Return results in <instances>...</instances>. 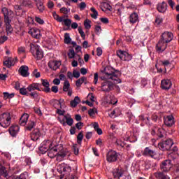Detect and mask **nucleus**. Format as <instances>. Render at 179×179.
Segmentation results:
<instances>
[{"mask_svg":"<svg viewBox=\"0 0 179 179\" xmlns=\"http://www.w3.org/2000/svg\"><path fill=\"white\" fill-rule=\"evenodd\" d=\"M64 101V100L60 99V100H57V99H54L53 100V106L55 107V108H57V110H58V108H61V107H62V102Z\"/></svg>","mask_w":179,"mask_h":179,"instance_id":"obj_34","label":"nucleus"},{"mask_svg":"<svg viewBox=\"0 0 179 179\" xmlns=\"http://www.w3.org/2000/svg\"><path fill=\"white\" fill-rule=\"evenodd\" d=\"M97 113V108H91L88 110V114L90 115V117H94L95 114H96Z\"/></svg>","mask_w":179,"mask_h":179,"instance_id":"obj_45","label":"nucleus"},{"mask_svg":"<svg viewBox=\"0 0 179 179\" xmlns=\"http://www.w3.org/2000/svg\"><path fill=\"white\" fill-rule=\"evenodd\" d=\"M57 171L61 174H62V173H64L62 175L63 176L61 177V178H64V176H65V174H68L69 173H71V166H68L67 164H62L57 166Z\"/></svg>","mask_w":179,"mask_h":179,"instance_id":"obj_9","label":"nucleus"},{"mask_svg":"<svg viewBox=\"0 0 179 179\" xmlns=\"http://www.w3.org/2000/svg\"><path fill=\"white\" fill-rule=\"evenodd\" d=\"M10 22H12V20H4L6 24V31L7 34H9L12 33V31H13V29H12V25H10Z\"/></svg>","mask_w":179,"mask_h":179,"instance_id":"obj_27","label":"nucleus"},{"mask_svg":"<svg viewBox=\"0 0 179 179\" xmlns=\"http://www.w3.org/2000/svg\"><path fill=\"white\" fill-rule=\"evenodd\" d=\"M139 20V17L138 16V14L136 13H133L129 16V22L130 23H136Z\"/></svg>","mask_w":179,"mask_h":179,"instance_id":"obj_31","label":"nucleus"},{"mask_svg":"<svg viewBox=\"0 0 179 179\" xmlns=\"http://www.w3.org/2000/svg\"><path fill=\"white\" fill-rule=\"evenodd\" d=\"M71 41H72V39L71 38L69 34L66 33L64 34V43L65 44H71Z\"/></svg>","mask_w":179,"mask_h":179,"instance_id":"obj_41","label":"nucleus"},{"mask_svg":"<svg viewBox=\"0 0 179 179\" xmlns=\"http://www.w3.org/2000/svg\"><path fill=\"white\" fill-rule=\"evenodd\" d=\"M58 120L64 127H66V124L69 125V127H72V125H73V119H72V117L70 115L59 116L58 117Z\"/></svg>","mask_w":179,"mask_h":179,"instance_id":"obj_5","label":"nucleus"},{"mask_svg":"<svg viewBox=\"0 0 179 179\" xmlns=\"http://www.w3.org/2000/svg\"><path fill=\"white\" fill-rule=\"evenodd\" d=\"M72 150H73L74 155H79V148H78V144L73 145Z\"/></svg>","mask_w":179,"mask_h":179,"instance_id":"obj_46","label":"nucleus"},{"mask_svg":"<svg viewBox=\"0 0 179 179\" xmlns=\"http://www.w3.org/2000/svg\"><path fill=\"white\" fill-rule=\"evenodd\" d=\"M33 75L35 78H40L41 76V74H40V72H38L37 71V69H35L33 72Z\"/></svg>","mask_w":179,"mask_h":179,"instance_id":"obj_63","label":"nucleus"},{"mask_svg":"<svg viewBox=\"0 0 179 179\" xmlns=\"http://www.w3.org/2000/svg\"><path fill=\"white\" fill-rule=\"evenodd\" d=\"M42 85L44 86L45 89H43V92L45 93H50L51 92V89L50 88V83L47 81V80H42Z\"/></svg>","mask_w":179,"mask_h":179,"instance_id":"obj_30","label":"nucleus"},{"mask_svg":"<svg viewBox=\"0 0 179 179\" xmlns=\"http://www.w3.org/2000/svg\"><path fill=\"white\" fill-rule=\"evenodd\" d=\"M35 20L37 23H39V24H44V20L38 17H36Z\"/></svg>","mask_w":179,"mask_h":179,"instance_id":"obj_58","label":"nucleus"},{"mask_svg":"<svg viewBox=\"0 0 179 179\" xmlns=\"http://www.w3.org/2000/svg\"><path fill=\"white\" fill-rule=\"evenodd\" d=\"M20 130V128L17 125H13L11 126L9 128V134L11 135V136H16L17 134H19V131Z\"/></svg>","mask_w":179,"mask_h":179,"instance_id":"obj_23","label":"nucleus"},{"mask_svg":"<svg viewBox=\"0 0 179 179\" xmlns=\"http://www.w3.org/2000/svg\"><path fill=\"white\" fill-rule=\"evenodd\" d=\"M171 81L170 80H162L161 81V87L163 90H169L171 88Z\"/></svg>","mask_w":179,"mask_h":179,"instance_id":"obj_17","label":"nucleus"},{"mask_svg":"<svg viewBox=\"0 0 179 179\" xmlns=\"http://www.w3.org/2000/svg\"><path fill=\"white\" fill-rule=\"evenodd\" d=\"M3 65H5V66H6L7 68H10L13 64H11V63L9 62L8 59H6V60L3 62Z\"/></svg>","mask_w":179,"mask_h":179,"instance_id":"obj_60","label":"nucleus"},{"mask_svg":"<svg viewBox=\"0 0 179 179\" xmlns=\"http://www.w3.org/2000/svg\"><path fill=\"white\" fill-rule=\"evenodd\" d=\"M70 87H71V84H69V81L65 80L63 86V90L64 92H69Z\"/></svg>","mask_w":179,"mask_h":179,"instance_id":"obj_44","label":"nucleus"},{"mask_svg":"<svg viewBox=\"0 0 179 179\" xmlns=\"http://www.w3.org/2000/svg\"><path fill=\"white\" fill-rule=\"evenodd\" d=\"M117 55L122 61H131L132 56L127 52L119 50L117 52Z\"/></svg>","mask_w":179,"mask_h":179,"instance_id":"obj_12","label":"nucleus"},{"mask_svg":"<svg viewBox=\"0 0 179 179\" xmlns=\"http://www.w3.org/2000/svg\"><path fill=\"white\" fill-rule=\"evenodd\" d=\"M20 94H22V96H26L27 94V90L26 88H20Z\"/></svg>","mask_w":179,"mask_h":179,"instance_id":"obj_57","label":"nucleus"},{"mask_svg":"<svg viewBox=\"0 0 179 179\" xmlns=\"http://www.w3.org/2000/svg\"><path fill=\"white\" fill-rule=\"evenodd\" d=\"M79 103H80V98H79V96H76L73 100L71 101L70 106L75 108Z\"/></svg>","mask_w":179,"mask_h":179,"instance_id":"obj_35","label":"nucleus"},{"mask_svg":"<svg viewBox=\"0 0 179 179\" xmlns=\"http://www.w3.org/2000/svg\"><path fill=\"white\" fill-rule=\"evenodd\" d=\"M102 72L104 73L105 79L107 80H113L115 83H121V79L118 78V75L113 67L106 66Z\"/></svg>","mask_w":179,"mask_h":179,"instance_id":"obj_1","label":"nucleus"},{"mask_svg":"<svg viewBox=\"0 0 179 179\" xmlns=\"http://www.w3.org/2000/svg\"><path fill=\"white\" fill-rule=\"evenodd\" d=\"M10 122H12L10 113L7 112L0 115V125L3 127V128H8V127L10 125Z\"/></svg>","mask_w":179,"mask_h":179,"instance_id":"obj_4","label":"nucleus"},{"mask_svg":"<svg viewBox=\"0 0 179 179\" xmlns=\"http://www.w3.org/2000/svg\"><path fill=\"white\" fill-rule=\"evenodd\" d=\"M143 155V156L155 157V156H156V152L153 151V150L150 149L149 147H147L145 148Z\"/></svg>","mask_w":179,"mask_h":179,"instance_id":"obj_24","label":"nucleus"},{"mask_svg":"<svg viewBox=\"0 0 179 179\" xmlns=\"http://www.w3.org/2000/svg\"><path fill=\"white\" fill-rule=\"evenodd\" d=\"M73 78H76L78 79V78H80V73L76 70L73 71Z\"/></svg>","mask_w":179,"mask_h":179,"instance_id":"obj_55","label":"nucleus"},{"mask_svg":"<svg viewBox=\"0 0 179 179\" xmlns=\"http://www.w3.org/2000/svg\"><path fill=\"white\" fill-rule=\"evenodd\" d=\"M14 10H15L16 15H19L17 14V10H22V6L19 5H15L14 6Z\"/></svg>","mask_w":179,"mask_h":179,"instance_id":"obj_61","label":"nucleus"},{"mask_svg":"<svg viewBox=\"0 0 179 179\" xmlns=\"http://www.w3.org/2000/svg\"><path fill=\"white\" fill-rule=\"evenodd\" d=\"M171 167H173V164H171V160L170 159H166L162 162V164L160 165L161 170L165 173L170 171Z\"/></svg>","mask_w":179,"mask_h":179,"instance_id":"obj_11","label":"nucleus"},{"mask_svg":"<svg viewBox=\"0 0 179 179\" xmlns=\"http://www.w3.org/2000/svg\"><path fill=\"white\" fill-rule=\"evenodd\" d=\"M113 178L115 179H128L125 171L121 168H115L113 171Z\"/></svg>","mask_w":179,"mask_h":179,"instance_id":"obj_6","label":"nucleus"},{"mask_svg":"<svg viewBox=\"0 0 179 179\" xmlns=\"http://www.w3.org/2000/svg\"><path fill=\"white\" fill-rule=\"evenodd\" d=\"M114 89V83L109 80H106L101 83V92H110Z\"/></svg>","mask_w":179,"mask_h":179,"instance_id":"obj_7","label":"nucleus"},{"mask_svg":"<svg viewBox=\"0 0 179 179\" xmlns=\"http://www.w3.org/2000/svg\"><path fill=\"white\" fill-rule=\"evenodd\" d=\"M173 35L171 32H164L162 34L161 39L166 42L167 44L173 40Z\"/></svg>","mask_w":179,"mask_h":179,"instance_id":"obj_14","label":"nucleus"},{"mask_svg":"<svg viewBox=\"0 0 179 179\" xmlns=\"http://www.w3.org/2000/svg\"><path fill=\"white\" fill-rule=\"evenodd\" d=\"M106 160L108 163H114L118 160V153L115 150L108 152L106 155Z\"/></svg>","mask_w":179,"mask_h":179,"instance_id":"obj_8","label":"nucleus"},{"mask_svg":"<svg viewBox=\"0 0 179 179\" xmlns=\"http://www.w3.org/2000/svg\"><path fill=\"white\" fill-rule=\"evenodd\" d=\"M29 114L24 113L21 117L20 118V125L22 127H24L26 124H27V121L29 120Z\"/></svg>","mask_w":179,"mask_h":179,"instance_id":"obj_25","label":"nucleus"},{"mask_svg":"<svg viewBox=\"0 0 179 179\" xmlns=\"http://www.w3.org/2000/svg\"><path fill=\"white\" fill-rule=\"evenodd\" d=\"M18 72L21 76H23L24 78H27L29 76V67L27 66H22L19 70Z\"/></svg>","mask_w":179,"mask_h":179,"instance_id":"obj_19","label":"nucleus"},{"mask_svg":"<svg viewBox=\"0 0 179 179\" xmlns=\"http://www.w3.org/2000/svg\"><path fill=\"white\" fill-rule=\"evenodd\" d=\"M163 22V18H162V17L160 16H157L155 19V24H157V26H159V24H160V23H162Z\"/></svg>","mask_w":179,"mask_h":179,"instance_id":"obj_52","label":"nucleus"},{"mask_svg":"<svg viewBox=\"0 0 179 179\" xmlns=\"http://www.w3.org/2000/svg\"><path fill=\"white\" fill-rule=\"evenodd\" d=\"M34 1L36 3V6L38 10H39V13H43L44 10H45V6H44V1L37 0H34Z\"/></svg>","mask_w":179,"mask_h":179,"instance_id":"obj_22","label":"nucleus"},{"mask_svg":"<svg viewBox=\"0 0 179 179\" xmlns=\"http://www.w3.org/2000/svg\"><path fill=\"white\" fill-rule=\"evenodd\" d=\"M167 48V43L164 41L160 39L156 45V50L158 52H163Z\"/></svg>","mask_w":179,"mask_h":179,"instance_id":"obj_13","label":"nucleus"},{"mask_svg":"<svg viewBox=\"0 0 179 179\" xmlns=\"http://www.w3.org/2000/svg\"><path fill=\"white\" fill-rule=\"evenodd\" d=\"M100 21L104 24H108V23H109L108 18L107 17H101L100 18Z\"/></svg>","mask_w":179,"mask_h":179,"instance_id":"obj_59","label":"nucleus"},{"mask_svg":"<svg viewBox=\"0 0 179 179\" xmlns=\"http://www.w3.org/2000/svg\"><path fill=\"white\" fill-rule=\"evenodd\" d=\"M51 146H52V142L51 141H45L43 142L42 145L39 148V150L42 153H45L52 148Z\"/></svg>","mask_w":179,"mask_h":179,"instance_id":"obj_10","label":"nucleus"},{"mask_svg":"<svg viewBox=\"0 0 179 179\" xmlns=\"http://www.w3.org/2000/svg\"><path fill=\"white\" fill-rule=\"evenodd\" d=\"M0 176H3V177H8L6 169L2 165H0Z\"/></svg>","mask_w":179,"mask_h":179,"instance_id":"obj_39","label":"nucleus"},{"mask_svg":"<svg viewBox=\"0 0 179 179\" xmlns=\"http://www.w3.org/2000/svg\"><path fill=\"white\" fill-rule=\"evenodd\" d=\"M79 7H80V10H83V9H85V8H86V3H85V2H81V3H80Z\"/></svg>","mask_w":179,"mask_h":179,"instance_id":"obj_64","label":"nucleus"},{"mask_svg":"<svg viewBox=\"0 0 179 179\" xmlns=\"http://www.w3.org/2000/svg\"><path fill=\"white\" fill-rule=\"evenodd\" d=\"M173 145H174L173 140L169 138L159 143L158 148L160 150H173V152H176V150H177V148L171 149V146H173Z\"/></svg>","mask_w":179,"mask_h":179,"instance_id":"obj_3","label":"nucleus"},{"mask_svg":"<svg viewBox=\"0 0 179 179\" xmlns=\"http://www.w3.org/2000/svg\"><path fill=\"white\" fill-rule=\"evenodd\" d=\"M164 124L166 127H173L175 124L174 116L168 115L164 118Z\"/></svg>","mask_w":179,"mask_h":179,"instance_id":"obj_20","label":"nucleus"},{"mask_svg":"<svg viewBox=\"0 0 179 179\" xmlns=\"http://www.w3.org/2000/svg\"><path fill=\"white\" fill-rule=\"evenodd\" d=\"M18 54L22 55L26 52V48L25 47H20L17 49Z\"/></svg>","mask_w":179,"mask_h":179,"instance_id":"obj_54","label":"nucleus"},{"mask_svg":"<svg viewBox=\"0 0 179 179\" xmlns=\"http://www.w3.org/2000/svg\"><path fill=\"white\" fill-rule=\"evenodd\" d=\"M3 94L5 99H13V97H15V93L9 94L8 92H3Z\"/></svg>","mask_w":179,"mask_h":179,"instance_id":"obj_47","label":"nucleus"},{"mask_svg":"<svg viewBox=\"0 0 179 179\" xmlns=\"http://www.w3.org/2000/svg\"><path fill=\"white\" fill-rule=\"evenodd\" d=\"M90 10L92 13H93L90 15L91 17H92V19H97V16H99V13L97 12V10H96V8L92 7L90 8Z\"/></svg>","mask_w":179,"mask_h":179,"instance_id":"obj_40","label":"nucleus"},{"mask_svg":"<svg viewBox=\"0 0 179 179\" xmlns=\"http://www.w3.org/2000/svg\"><path fill=\"white\" fill-rule=\"evenodd\" d=\"M60 12L62 13H64V15H68V13L71 12V9L63 7L60 9Z\"/></svg>","mask_w":179,"mask_h":179,"instance_id":"obj_51","label":"nucleus"},{"mask_svg":"<svg viewBox=\"0 0 179 179\" xmlns=\"http://www.w3.org/2000/svg\"><path fill=\"white\" fill-rule=\"evenodd\" d=\"M78 32L80 33L82 38L85 40L86 38V34H85V32L83 31V29H82V27H78Z\"/></svg>","mask_w":179,"mask_h":179,"instance_id":"obj_50","label":"nucleus"},{"mask_svg":"<svg viewBox=\"0 0 179 179\" xmlns=\"http://www.w3.org/2000/svg\"><path fill=\"white\" fill-rule=\"evenodd\" d=\"M40 138V130L36 129L31 134V139L32 141H37Z\"/></svg>","mask_w":179,"mask_h":179,"instance_id":"obj_29","label":"nucleus"},{"mask_svg":"<svg viewBox=\"0 0 179 179\" xmlns=\"http://www.w3.org/2000/svg\"><path fill=\"white\" fill-rule=\"evenodd\" d=\"M60 65H62L61 62L57 60H52L48 62L49 68H50V69H52L53 71H57V69L59 68Z\"/></svg>","mask_w":179,"mask_h":179,"instance_id":"obj_15","label":"nucleus"},{"mask_svg":"<svg viewBox=\"0 0 179 179\" xmlns=\"http://www.w3.org/2000/svg\"><path fill=\"white\" fill-rule=\"evenodd\" d=\"M64 24L67 27H69V26H71V24H72V20H71L70 19H64Z\"/></svg>","mask_w":179,"mask_h":179,"instance_id":"obj_53","label":"nucleus"},{"mask_svg":"<svg viewBox=\"0 0 179 179\" xmlns=\"http://www.w3.org/2000/svg\"><path fill=\"white\" fill-rule=\"evenodd\" d=\"M157 9L161 13H164V12H166V10H167V3H166V2H164V1H163L162 3H159L157 5Z\"/></svg>","mask_w":179,"mask_h":179,"instance_id":"obj_26","label":"nucleus"},{"mask_svg":"<svg viewBox=\"0 0 179 179\" xmlns=\"http://www.w3.org/2000/svg\"><path fill=\"white\" fill-rule=\"evenodd\" d=\"M34 58L37 59L38 61H40V59H43L44 57V53L43 52V50L41 49H39L34 55H33Z\"/></svg>","mask_w":179,"mask_h":179,"instance_id":"obj_32","label":"nucleus"},{"mask_svg":"<svg viewBox=\"0 0 179 179\" xmlns=\"http://www.w3.org/2000/svg\"><path fill=\"white\" fill-rule=\"evenodd\" d=\"M155 177H156L157 179H170L169 176L164 175L162 172H156L154 173Z\"/></svg>","mask_w":179,"mask_h":179,"instance_id":"obj_36","label":"nucleus"},{"mask_svg":"<svg viewBox=\"0 0 179 179\" xmlns=\"http://www.w3.org/2000/svg\"><path fill=\"white\" fill-rule=\"evenodd\" d=\"M29 47L30 52H31L32 55H34L40 50V46L37 43H30Z\"/></svg>","mask_w":179,"mask_h":179,"instance_id":"obj_28","label":"nucleus"},{"mask_svg":"<svg viewBox=\"0 0 179 179\" xmlns=\"http://www.w3.org/2000/svg\"><path fill=\"white\" fill-rule=\"evenodd\" d=\"M29 34L34 38H40V37H41V32L40 31V29L37 28H31L29 31Z\"/></svg>","mask_w":179,"mask_h":179,"instance_id":"obj_18","label":"nucleus"},{"mask_svg":"<svg viewBox=\"0 0 179 179\" xmlns=\"http://www.w3.org/2000/svg\"><path fill=\"white\" fill-rule=\"evenodd\" d=\"M93 128L95 129L98 135H101L103 134V131L99 127V123L94 122L93 124Z\"/></svg>","mask_w":179,"mask_h":179,"instance_id":"obj_37","label":"nucleus"},{"mask_svg":"<svg viewBox=\"0 0 179 179\" xmlns=\"http://www.w3.org/2000/svg\"><path fill=\"white\" fill-rule=\"evenodd\" d=\"M86 82H87V78L86 77H81L76 80V86H77V87H80L83 83L86 85Z\"/></svg>","mask_w":179,"mask_h":179,"instance_id":"obj_33","label":"nucleus"},{"mask_svg":"<svg viewBox=\"0 0 179 179\" xmlns=\"http://www.w3.org/2000/svg\"><path fill=\"white\" fill-rule=\"evenodd\" d=\"M90 23H92V21H90L89 19H86L84 21V26L87 30H90V29H91L92 25H90Z\"/></svg>","mask_w":179,"mask_h":179,"instance_id":"obj_43","label":"nucleus"},{"mask_svg":"<svg viewBox=\"0 0 179 179\" xmlns=\"http://www.w3.org/2000/svg\"><path fill=\"white\" fill-rule=\"evenodd\" d=\"M68 56L70 59L75 58V50H73V49L69 50Z\"/></svg>","mask_w":179,"mask_h":179,"instance_id":"obj_48","label":"nucleus"},{"mask_svg":"<svg viewBox=\"0 0 179 179\" xmlns=\"http://www.w3.org/2000/svg\"><path fill=\"white\" fill-rule=\"evenodd\" d=\"M7 40H8V36H1L0 37V44H3V43H5V41H7Z\"/></svg>","mask_w":179,"mask_h":179,"instance_id":"obj_56","label":"nucleus"},{"mask_svg":"<svg viewBox=\"0 0 179 179\" xmlns=\"http://www.w3.org/2000/svg\"><path fill=\"white\" fill-rule=\"evenodd\" d=\"M83 127V123L80 122H78L76 124V127L77 128V129H82V127Z\"/></svg>","mask_w":179,"mask_h":179,"instance_id":"obj_62","label":"nucleus"},{"mask_svg":"<svg viewBox=\"0 0 179 179\" xmlns=\"http://www.w3.org/2000/svg\"><path fill=\"white\" fill-rule=\"evenodd\" d=\"M34 125H36V123H34V121L30 120L25 127V131H31L34 128Z\"/></svg>","mask_w":179,"mask_h":179,"instance_id":"obj_38","label":"nucleus"},{"mask_svg":"<svg viewBox=\"0 0 179 179\" xmlns=\"http://www.w3.org/2000/svg\"><path fill=\"white\" fill-rule=\"evenodd\" d=\"M1 13L4 16V20H9V16L13 13V11H12V10L8 9L6 7H3L1 8Z\"/></svg>","mask_w":179,"mask_h":179,"instance_id":"obj_21","label":"nucleus"},{"mask_svg":"<svg viewBox=\"0 0 179 179\" xmlns=\"http://www.w3.org/2000/svg\"><path fill=\"white\" fill-rule=\"evenodd\" d=\"M116 143L117 146H120V148H125V143L123 142L121 139H117Z\"/></svg>","mask_w":179,"mask_h":179,"instance_id":"obj_49","label":"nucleus"},{"mask_svg":"<svg viewBox=\"0 0 179 179\" xmlns=\"http://www.w3.org/2000/svg\"><path fill=\"white\" fill-rule=\"evenodd\" d=\"M48 152V156L50 157V159H54L55 156H57V159L58 157H61L62 159H64L66 155H68V152L65 150H62L59 152H58V145L52 147Z\"/></svg>","mask_w":179,"mask_h":179,"instance_id":"obj_2","label":"nucleus"},{"mask_svg":"<svg viewBox=\"0 0 179 179\" xmlns=\"http://www.w3.org/2000/svg\"><path fill=\"white\" fill-rule=\"evenodd\" d=\"M41 84L40 83H32L29 85L27 90L28 92H34V90H38V92H41Z\"/></svg>","mask_w":179,"mask_h":179,"instance_id":"obj_16","label":"nucleus"},{"mask_svg":"<svg viewBox=\"0 0 179 179\" xmlns=\"http://www.w3.org/2000/svg\"><path fill=\"white\" fill-rule=\"evenodd\" d=\"M82 141H83V131H80L77 136V143L82 145Z\"/></svg>","mask_w":179,"mask_h":179,"instance_id":"obj_42","label":"nucleus"}]
</instances>
